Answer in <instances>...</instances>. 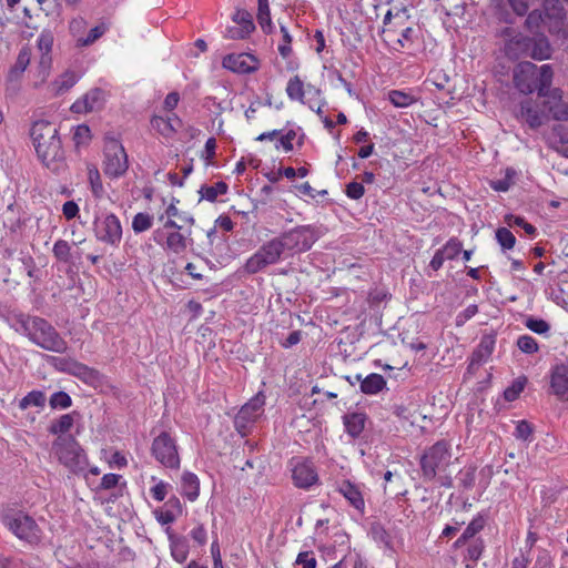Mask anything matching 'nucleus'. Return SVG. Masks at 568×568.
Returning a JSON list of instances; mask_svg holds the SVG:
<instances>
[{
    "label": "nucleus",
    "mask_w": 568,
    "mask_h": 568,
    "mask_svg": "<svg viewBox=\"0 0 568 568\" xmlns=\"http://www.w3.org/2000/svg\"><path fill=\"white\" fill-rule=\"evenodd\" d=\"M321 235L317 226L304 224L290 229L276 237L281 242L283 252L294 255L310 251Z\"/></svg>",
    "instance_id": "39448f33"
},
{
    "label": "nucleus",
    "mask_w": 568,
    "mask_h": 568,
    "mask_svg": "<svg viewBox=\"0 0 568 568\" xmlns=\"http://www.w3.org/2000/svg\"><path fill=\"white\" fill-rule=\"evenodd\" d=\"M73 423V414L61 415L58 419L51 422L49 433L52 435L65 434L72 428Z\"/></svg>",
    "instance_id": "4c0bfd02"
},
{
    "label": "nucleus",
    "mask_w": 568,
    "mask_h": 568,
    "mask_svg": "<svg viewBox=\"0 0 568 568\" xmlns=\"http://www.w3.org/2000/svg\"><path fill=\"white\" fill-rule=\"evenodd\" d=\"M233 22L243 29L244 32L252 33L255 30L252 14L245 9H236L232 16Z\"/></svg>",
    "instance_id": "58836bf2"
},
{
    "label": "nucleus",
    "mask_w": 568,
    "mask_h": 568,
    "mask_svg": "<svg viewBox=\"0 0 568 568\" xmlns=\"http://www.w3.org/2000/svg\"><path fill=\"white\" fill-rule=\"evenodd\" d=\"M336 490L361 514L365 511V500L359 485L345 479L337 484Z\"/></svg>",
    "instance_id": "412c9836"
},
{
    "label": "nucleus",
    "mask_w": 568,
    "mask_h": 568,
    "mask_svg": "<svg viewBox=\"0 0 568 568\" xmlns=\"http://www.w3.org/2000/svg\"><path fill=\"white\" fill-rule=\"evenodd\" d=\"M366 415L364 413H348L343 416L345 432L352 438H357L363 433L366 424Z\"/></svg>",
    "instance_id": "a878e982"
},
{
    "label": "nucleus",
    "mask_w": 568,
    "mask_h": 568,
    "mask_svg": "<svg viewBox=\"0 0 568 568\" xmlns=\"http://www.w3.org/2000/svg\"><path fill=\"white\" fill-rule=\"evenodd\" d=\"M52 450L58 460L72 474L79 475L87 469V454L73 437L59 436L52 444Z\"/></svg>",
    "instance_id": "423d86ee"
},
{
    "label": "nucleus",
    "mask_w": 568,
    "mask_h": 568,
    "mask_svg": "<svg viewBox=\"0 0 568 568\" xmlns=\"http://www.w3.org/2000/svg\"><path fill=\"white\" fill-rule=\"evenodd\" d=\"M105 103V92L100 88L91 89L81 99H78L71 105L73 113H89L99 111Z\"/></svg>",
    "instance_id": "a211bd4d"
},
{
    "label": "nucleus",
    "mask_w": 568,
    "mask_h": 568,
    "mask_svg": "<svg viewBox=\"0 0 568 568\" xmlns=\"http://www.w3.org/2000/svg\"><path fill=\"white\" fill-rule=\"evenodd\" d=\"M416 38V31L412 27L403 28L400 31L397 30L396 36H393V40H386L393 42V49L400 51L402 49L409 48Z\"/></svg>",
    "instance_id": "c756f323"
},
{
    "label": "nucleus",
    "mask_w": 568,
    "mask_h": 568,
    "mask_svg": "<svg viewBox=\"0 0 568 568\" xmlns=\"http://www.w3.org/2000/svg\"><path fill=\"white\" fill-rule=\"evenodd\" d=\"M517 116L524 120L531 129L539 128L545 120V114L530 100H525L520 103Z\"/></svg>",
    "instance_id": "b1692460"
},
{
    "label": "nucleus",
    "mask_w": 568,
    "mask_h": 568,
    "mask_svg": "<svg viewBox=\"0 0 568 568\" xmlns=\"http://www.w3.org/2000/svg\"><path fill=\"white\" fill-rule=\"evenodd\" d=\"M463 250L462 242L456 239H449L446 244L439 248V251L444 254L447 260H454Z\"/></svg>",
    "instance_id": "5fc2aeb1"
},
{
    "label": "nucleus",
    "mask_w": 568,
    "mask_h": 568,
    "mask_svg": "<svg viewBox=\"0 0 568 568\" xmlns=\"http://www.w3.org/2000/svg\"><path fill=\"white\" fill-rule=\"evenodd\" d=\"M283 250L280 240L273 237L264 242L254 254H252L243 266L246 274L253 275L263 272L268 266L275 265L282 261Z\"/></svg>",
    "instance_id": "0eeeda50"
},
{
    "label": "nucleus",
    "mask_w": 568,
    "mask_h": 568,
    "mask_svg": "<svg viewBox=\"0 0 568 568\" xmlns=\"http://www.w3.org/2000/svg\"><path fill=\"white\" fill-rule=\"evenodd\" d=\"M526 27L530 32L538 33L540 28L544 26L547 29V18L541 10H532L526 18Z\"/></svg>",
    "instance_id": "37998d69"
},
{
    "label": "nucleus",
    "mask_w": 568,
    "mask_h": 568,
    "mask_svg": "<svg viewBox=\"0 0 568 568\" xmlns=\"http://www.w3.org/2000/svg\"><path fill=\"white\" fill-rule=\"evenodd\" d=\"M296 138V132L294 130H287L285 133H282L278 135L275 142V148L283 149L286 152H290L293 150V141Z\"/></svg>",
    "instance_id": "bf43d9fd"
},
{
    "label": "nucleus",
    "mask_w": 568,
    "mask_h": 568,
    "mask_svg": "<svg viewBox=\"0 0 568 568\" xmlns=\"http://www.w3.org/2000/svg\"><path fill=\"white\" fill-rule=\"evenodd\" d=\"M257 22L264 33L273 31L268 0H257Z\"/></svg>",
    "instance_id": "72a5a7b5"
},
{
    "label": "nucleus",
    "mask_w": 568,
    "mask_h": 568,
    "mask_svg": "<svg viewBox=\"0 0 568 568\" xmlns=\"http://www.w3.org/2000/svg\"><path fill=\"white\" fill-rule=\"evenodd\" d=\"M2 523L20 541L31 547L41 544L43 530L31 515L22 510H10L3 515Z\"/></svg>",
    "instance_id": "20e7f679"
},
{
    "label": "nucleus",
    "mask_w": 568,
    "mask_h": 568,
    "mask_svg": "<svg viewBox=\"0 0 568 568\" xmlns=\"http://www.w3.org/2000/svg\"><path fill=\"white\" fill-rule=\"evenodd\" d=\"M88 22L83 17H75L69 22V31L75 39V45L78 47V40L83 38Z\"/></svg>",
    "instance_id": "3c124183"
},
{
    "label": "nucleus",
    "mask_w": 568,
    "mask_h": 568,
    "mask_svg": "<svg viewBox=\"0 0 568 568\" xmlns=\"http://www.w3.org/2000/svg\"><path fill=\"white\" fill-rule=\"evenodd\" d=\"M4 320L12 329L44 351L62 354L68 349L67 341L43 317L12 310L7 312Z\"/></svg>",
    "instance_id": "f257e3e1"
},
{
    "label": "nucleus",
    "mask_w": 568,
    "mask_h": 568,
    "mask_svg": "<svg viewBox=\"0 0 568 568\" xmlns=\"http://www.w3.org/2000/svg\"><path fill=\"white\" fill-rule=\"evenodd\" d=\"M514 175L515 171L513 169H507L505 178L493 180L490 181L489 185L493 190L497 192H507L513 184Z\"/></svg>",
    "instance_id": "6e6d98bb"
},
{
    "label": "nucleus",
    "mask_w": 568,
    "mask_h": 568,
    "mask_svg": "<svg viewBox=\"0 0 568 568\" xmlns=\"http://www.w3.org/2000/svg\"><path fill=\"white\" fill-rule=\"evenodd\" d=\"M181 494L189 501H195L200 496V479L189 470H185L181 477Z\"/></svg>",
    "instance_id": "393cba45"
},
{
    "label": "nucleus",
    "mask_w": 568,
    "mask_h": 568,
    "mask_svg": "<svg viewBox=\"0 0 568 568\" xmlns=\"http://www.w3.org/2000/svg\"><path fill=\"white\" fill-rule=\"evenodd\" d=\"M464 547L465 551L463 560L466 562V568H474L485 551V541L481 537L468 541Z\"/></svg>",
    "instance_id": "bb28decb"
},
{
    "label": "nucleus",
    "mask_w": 568,
    "mask_h": 568,
    "mask_svg": "<svg viewBox=\"0 0 568 568\" xmlns=\"http://www.w3.org/2000/svg\"><path fill=\"white\" fill-rule=\"evenodd\" d=\"M52 253L60 262L68 263L71 261V246L65 240L55 241Z\"/></svg>",
    "instance_id": "de8ad7c7"
},
{
    "label": "nucleus",
    "mask_w": 568,
    "mask_h": 568,
    "mask_svg": "<svg viewBox=\"0 0 568 568\" xmlns=\"http://www.w3.org/2000/svg\"><path fill=\"white\" fill-rule=\"evenodd\" d=\"M545 108L554 120L568 121V103L562 101V91L558 88L548 89Z\"/></svg>",
    "instance_id": "aec40b11"
},
{
    "label": "nucleus",
    "mask_w": 568,
    "mask_h": 568,
    "mask_svg": "<svg viewBox=\"0 0 568 568\" xmlns=\"http://www.w3.org/2000/svg\"><path fill=\"white\" fill-rule=\"evenodd\" d=\"M486 524L487 515L478 513L473 517L462 535L454 541L453 548L460 549L468 544V541L476 539V536L485 528Z\"/></svg>",
    "instance_id": "5701e85b"
},
{
    "label": "nucleus",
    "mask_w": 568,
    "mask_h": 568,
    "mask_svg": "<svg viewBox=\"0 0 568 568\" xmlns=\"http://www.w3.org/2000/svg\"><path fill=\"white\" fill-rule=\"evenodd\" d=\"M153 515L161 525H171L178 518L172 511H168L162 507L154 509Z\"/></svg>",
    "instance_id": "338daca9"
},
{
    "label": "nucleus",
    "mask_w": 568,
    "mask_h": 568,
    "mask_svg": "<svg viewBox=\"0 0 568 568\" xmlns=\"http://www.w3.org/2000/svg\"><path fill=\"white\" fill-rule=\"evenodd\" d=\"M532 434V427L527 420H518L514 436L517 439L527 440Z\"/></svg>",
    "instance_id": "0e129e2a"
},
{
    "label": "nucleus",
    "mask_w": 568,
    "mask_h": 568,
    "mask_svg": "<svg viewBox=\"0 0 568 568\" xmlns=\"http://www.w3.org/2000/svg\"><path fill=\"white\" fill-rule=\"evenodd\" d=\"M151 126L162 136L171 139L182 128V121L175 113H171L165 118L161 115H153L151 119Z\"/></svg>",
    "instance_id": "4be33fe9"
},
{
    "label": "nucleus",
    "mask_w": 568,
    "mask_h": 568,
    "mask_svg": "<svg viewBox=\"0 0 568 568\" xmlns=\"http://www.w3.org/2000/svg\"><path fill=\"white\" fill-rule=\"evenodd\" d=\"M30 136L40 162L54 174L62 173L67 163L58 126L45 120L36 121Z\"/></svg>",
    "instance_id": "f03ea898"
},
{
    "label": "nucleus",
    "mask_w": 568,
    "mask_h": 568,
    "mask_svg": "<svg viewBox=\"0 0 568 568\" xmlns=\"http://www.w3.org/2000/svg\"><path fill=\"white\" fill-rule=\"evenodd\" d=\"M153 241L165 251L175 254L183 253L189 244V239L180 231H166L165 229H156L153 232Z\"/></svg>",
    "instance_id": "2eb2a0df"
},
{
    "label": "nucleus",
    "mask_w": 568,
    "mask_h": 568,
    "mask_svg": "<svg viewBox=\"0 0 568 568\" xmlns=\"http://www.w3.org/2000/svg\"><path fill=\"white\" fill-rule=\"evenodd\" d=\"M388 101L399 109L408 108L417 102V98L403 90H390L387 94Z\"/></svg>",
    "instance_id": "2f4dec72"
},
{
    "label": "nucleus",
    "mask_w": 568,
    "mask_h": 568,
    "mask_svg": "<svg viewBox=\"0 0 568 568\" xmlns=\"http://www.w3.org/2000/svg\"><path fill=\"white\" fill-rule=\"evenodd\" d=\"M496 241L503 251L511 250L516 244L515 235L507 227L497 229Z\"/></svg>",
    "instance_id": "49530a36"
},
{
    "label": "nucleus",
    "mask_w": 568,
    "mask_h": 568,
    "mask_svg": "<svg viewBox=\"0 0 568 568\" xmlns=\"http://www.w3.org/2000/svg\"><path fill=\"white\" fill-rule=\"evenodd\" d=\"M541 11L547 18V30L551 34H560L566 18L560 0H542Z\"/></svg>",
    "instance_id": "f3484780"
},
{
    "label": "nucleus",
    "mask_w": 568,
    "mask_h": 568,
    "mask_svg": "<svg viewBox=\"0 0 568 568\" xmlns=\"http://www.w3.org/2000/svg\"><path fill=\"white\" fill-rule=\"evenodd\" d=\"M95 237L111 246H118L122 240V225L114 213L103 212L93 222Z\"/></svg>",
    "instance_id": "9d476101"
},
{
    "label": "nucleus",
    "mask_w": 568,
    "mask_h": 568,
    "mask_svg": "<svg viewBox=\"0 0 568 568\" xmlns=\"http://www.w3.org/2000/svg\"><path fill=\"white\" fill-rule=\"evenodd\" d=\"M88 180L93 195L95 197H101L103 194V185L100 172L94 165L88 166Z\"/></svg>",
    "instance_id": "c03bdc74"
},
{
    "label": "nucleus",
    "mask_w": 568,
    "mask_h": 568,
    "mask_svg": "<svg viewBox=\"0 0 568 568\" xmlns=\"http://www.w3.org/2000/svg\"><path fill=\"white\" fill-rule=\"evenodd\" d=\"M30 49L22 48L18 54L14 65L9 70L7 75L6 91L8 94L14 95L20 90V80L30 63Z\"/></svg>",
    "instance_id": "dca6fc26"
},
{
    "label": "nucleus",
    "mask_w": 568,
    "mask_h": 568,
    "mask_svg": "<svg viewBox=\"0 0 568 568\" xmlns=\"http://www.w3.org/2000/svg\"><path fill=\"white\" fill-rule=\"evenodd\" d=\"M109 29L110 24L108 22H100L98 26L93 27L85 37L83 36V38L78 40V48H84L93 44L105 32H108Z\"/></svg>",
    "instance_id": "c9c22d12"
},
{
    "label": "nucleus",
    "mask_w": 568,
    "mask_h": 568,
    "mask_svg": "<svg viewBox=\"0 0 568 568\" xmlns=\"http://www.w3.org/2000/svg\"><path fill=\"white\" fill-rule=\"evenodd\" d=\"M104 173L111 179H119L129 169L128 154L118 141H111L104 150Z\"/></svg>",
    "instance_id": "f8f14e48"
},
{
    "label": "nucleus",
    "mask_w": 568,
    "mask_h": 568,
    "mask_svg": "<svg viewBox=\"0 0 568 568\" xmlns=\"http://www.w3.org/2000/svg\"><path fill=\"white\" fill-rule=\"evenodd\" d=\"M222 64L223 68L240 74L252 73L258 69L257 59L250 53L227 54Z\"/></svg>",
    "instance_id": "6ab92c4d"
},
{
    "label": "nucleus",
    "mask_w": 568,
    "mask_h": 568,
    "mask_svg": "<svg viewBox=\"0 0 568 568\" xmlns=\"http://www.w3.org/2000/svg\"><path fill=\"white\" fill-rule=\"evenodd\" d=\"M49 404L53 409H67L72 405V399L68 393L60 390L51 395Z\"/></svg>",
    "instance_id": "8fccbe9b"
},
{
    "label": "nucleus",
    "mask_w": 568,
    "mask_h": 568,
    "mask_svg": "<svg viewBox=\"0 0 568 568\" xmlns=\"http://www.w3.org/2000/svg\"><path fill=\"white\" fill-rule=\"evenodd\" d=\"M229 191V185L223 182L219 181L213 185H202L199 193L201 196V200H206L209 202H215L219 195H224Z\"/></svg>",
    "instance_id": "473e14b6"
},
{
    "label": "nucleus",
    "mask_w": 568,
    "mask_h": 568,
    "mask_svg": "<svg viewBox=\"0 0 568 568\" xmlns=\"http://www.w3.org/2000/svg\"><path fill=\"white\" fill-rule=\"evenodd\" d=\"M525 325L528 329L534 333L544 335L550 331V325L542 318L528 317L525 322Z\"/></svg>",
    "instance_id": "13d9d810"
},
{
    "label": "nucleus",
    "mask_w": 568,
    "mask_h": 568,
    "mask_svg": "<svg viewBox=\"0 0 568 568\" xmlns=\"http://www.w3.org/2000/svg\"><path fill=\"white\" fill-rule=\"evenodd\" d=\"M475 468L468 467L459 471L458 480L465 489L471 488L475 484Z\"/></svg>",
    "instance_id": "680f3d73"
},
{
    "label": "nucleus",
    "mask_w": 568,
    "mask_h": 568,
    "mask_svg": "<svg viewBox=\"0 0 568 568\" xmlns=\"http://www.w3.org/2000/svg\"><path fill=\"white\" fill-rule=\"evenodd\" d=\"M171 555L173 559L180 564L184 562L187 558V546L183 541H176L171 546Z\"/></svg>",
    "instance_id": "052dcab7"
},
{
    "label": "nucleus",
    "mask_w": 568,
    "mask_h": 568,
    "mask_svg": "<svg viewBox=\"0 0 568 568\" xmlns=\"http://www.w3.org/2000/svg\"><path fill=\"white\" fill-rule=\"evenodd\" d=\"M292 480L300 489H310L318 483V474L314 463L305 458H292L290 462Z\"/></svg>",
    "instance_id": "ddd939ff"
},
{
    "label": "nucleus",
    "mask_w": 568,
    "mask_h": 568,
    "mask_svg": "<svg viewBox=\"0 0 568 568\" xmlns=\"http://www.w3.org/2000/svg\"><path fill=\"white\" fill-rule=\"evenodd\" d=\"M365 189L363 183L353 181L346 184L345 194L347 195V197L352 200H359L361 197H363Z\"/></svg>",
    "instance_id": "e2e57ef3"
},
{
    "label": "nucleus",
    "mask_w": 568,
    "mask_h": 568,
    "mask_svg": "<svg viewBox=\"0 0 568 568\" xmlns=\"http://www.w3.org/2000/svg\"><path fill=\"white\" fill-rule=\"evenodd\" d=\"M549 381V394L559 400H568V362L551 365L547 374Z\"/></svg>",
    "instance_id": "4468645a"
},
{
    "label": "nucleus",
    "mask_w": 568,
    "mask_h": 568,
    "mask_svg": "<svg viewBox=\"0 0 568 568\" xmlns=\"http://www.w3.org/2000/svg\"><path fill=\"white\" fill-rule=\"evenodd\" d=\"M79 81V75L73 71H65L54 82L55 93L63 94Z\"/></svg>",
    "instance_id": "a19ab883"
},
{
    "label": "nucleus",
    "mask_w": 568,
    "mask_h": 568,
    "mask_svg": "<svg viewBox=\"0 0 568 568\" xmlns=\"http://www.w3.org/2000/svg\"><path fill=\"white\" fill-rule=\"evenodd\" d=\"M452 459V445L442 439L427 448L420 457V468L423 476L433 480L438 470H444Z\"/></svg>",
    "instance_id": "6e6552de"
},
{
    "label": "nucleus",
    "mask_w": 568,
    "mask_h": 568,
    "mask_svg": "<svg viewBox=\"0 0 568 568\" xmlns=\"http://www.w3.org/2000/svg\"><path fill=\"white\" fill-rule=\"evenodd\" d=\"M386 387V379L376 373L367 375L361 382V390L366 395H376Z\"/></svg>",
    "instance_id": "c85d7f7f"
},
{
    "label": "nucleus",
    "mask_w": 568,
    "mask_h": 568,
    "mask_svg": "<svg viewBox=\"0 0 568 568\" xmlns=\"http://www.w3.org/2000/svg\"><path fill=\"white\" fill-rule=\"evenodd\" d=\"M516 344H517L518 348L525 354H535L539 349V345H538L537 341L532 336L527 335V334L520 335L517 338Z\"/></svg>",
    "instance_id": "864d4df0"
},
{
    "label": "nucleus",
    "mask_w": 568,
    "mask_h": 568,
    "mask_svg": "<svg viewBox=\"0 0 568 568\" xmlns=\"http://www.w3.org/2000/svg\"><path fill=\"white\" fill-rule=\"evenodd\" d=\"M152 481H155V485L151 487L150 493L153 499L156 501H163L169 493V488L171 487L169 483L158 479L156 477L152 476Z\"/></svg>",
    "instance_id": "603ef678"
},
{
    "label": "nucleus",
    "mask_w": 568,
    "mask_h": 568,
    "mask_svg": "<svg viewBox=\"0 0 568 568\" xmlns=\"http://www.w3.org/2000/svg\"><path fill=\"white\" fill-rule=\"evenodd\" d=\"M37 44L43 54H48L51 51L53 44L52 34L50 32H42L37 39Z\"/></svg>",
    "instance_id": "774afa93"
},
{
    "label": "nucleus",
    "mask_w": 568,
    "mask_h": 568,
    "mask_svg": "<svg viewBox=\"0 0 568 568\" xmlns=\"http://www.w3.org/2000/svg\"><path fill=\"white\" fill-rule=\"evenodd\" d=\"M495 337L491 335H484L479 344L473 352V361L476 363L486 362L495 349Z\"/></svg>",
    "instance_id": "cd10ccee"
},
{
    "label": "nucleus",
    "mask_w": 568,
    "mask_h": 568,
    "mask_svg": "<svg viewBox=\"0 0 568 568\" xmlns=\"http://www.w3.org/2000/svg\"><path fill=\"white\" fill-rule=\"evenodd\" d=\"M151 455L161 466L168 469L180 468L181 458L176 439L169 432H161L153 438Z\"/></svg>",
    "instance_id": "1a4fd4ad"
},
{
    "label": "nucleus",
    "mask_w": 568,
    "mask_h": 568,
    "mask_svg": "<svg viewBox=\"0 0 568 568\" xmlns=\"http://www.w3.org/2000/svg\"><path fill=\"white\" fill-rule=\"evenodd\" d=\"M554 72L549 64L538 68L535 63L524 61L514 69V84L516 89L530 94L537 90L539 97H546L547 90L551 87Z\"/></svg>",
    "instance_id": "7ed1b4c3"
},
{
    "label": "nucleus",
    "mask_w": 568,
    "mask_h": 568,
    "mask_svg": "<svg viewBox=\"0 0 568 568\" xmlns=\"http://www.w3.org/2000/svg\"><path fill=\"white\" fill-rule=\"evenodd\" d=\"M369 535L379 547H383L384 549H392V537L382 525H372Z\"/></svg>",
    "instance_id": "ea45409f"
},
{
    "label": "nucleus",
    "mask_w": 568,
    "mask_h": 568,
    "mask_svg": "<svg viewBox=\"0 0 568 568\" xmlns=\"http://www.w3.org/2000/svg\"><path fill=\"white\" fill-rule=\"evenodd\" d=\"M530 51L531 58L539 61L549 59L551 55L550 43L544 34L534 39Z\"/></svg>",
    "instance_id": "7c9ffc66"
},
{
    "label": "nucleus",
    "mask_w": 568,
    "mask_h": 568,
    "mask_svg": "<svg viewBox=\"0 0 568 568\" xmlns=\"http://www.w3.org/2000/svg\"><path fill=\"white\" fill-rule=\"evenodd\" d=\"M265 395L258 392L246 404H244L234 418L236 430L245 436L250 428L257 422L264 413Z\"/></svg>",
    "instance_id": "9b49d317"
},
{
    "label": "nucleus",
    "mask_w": 568,
    "mask_h": 568,
    "mask_svg": "<svg viewBox=\"0 0 568 568\" xmlns=\"http://www.w3.org/2000/svg\"><path fill=\"white\" fill-rule=\"evenodd\" d=\"M394 18L398 19L400 18L399 13L397 12ZM393 13L390 10L386 12L383 19V29L382 33L385 36L384 40H393V36H396L397 28L396 23H392Z\"/></svg>",
    "instance_id": "4d7b16f0"
},
{
    "label": "nucleus",
    "mask_w": 568,
    "mask_h": 568,
    "mask_svg": "<svg viewBox=\"0 0 568 568\" xmlns=\"http://www.w3.org/2000/svg\"><path fill=\"white\" fill-rule=\"evenodd\" d=\"M286 94L292 101H298L306 103L305 98V85L298 75L292 77L286 85Z\"/></svg>",
    "instance_id": "f704fd0d"
},
{
    "label": "nucleus",
    "mask_w": 568,
    "mask_h": 568,
    "mask_svg": "<svg viewBox=\"0 0 568 568\" xmlns=\"http://www.w3.org/2000/svg\"><path fill=\"white\" fill-rule=\"evenodd\" d=\"M45 394L42 390H31L19 402V408L24 410L29 407L42 408L45 405Z\"/></svg>",
    "instance_id": "e433bc0d"
},
{
    "label": "nucleus",
    "mask_w": 568,
    "mask_h": 568,
    "mask_svg": "<svg viewBox=\"0 0 568 568\" xmlns=\"http://www.w3.org/2000/svg\"><path fill=\"white\" fill-rule=\"evenodd\" d=\"M67 373L73 375L82 381L91 379V378L95 377V375H97L95 369H93V368L89 367L88 365L82 364L78 361H74V359H73L71 366L67 368Z\"/></svg>",
    "instance_id": "79ce46f5"
},
{
    "label": "nucleus",
    "mask_w": 568,
    "mask_h": 568,
    "mask_svg": "<svg viewBox=\"0 0 568 568\" xmlns=\"http://www.w3.org/2000/svg\"><path fill=\"white\" fill-rule=\"evenodd\" d=\"M153 224V216L149 213L140 212L134 215L132 221V230L134 233L139 234L142 232L148 231L152 227Z\"/></svg>",
    "instance_id": "a18cd8bd"
},
{
    "label": "nucleus",
    "mask_w": 568,
    "mask_h": 568,
    "mask_svg": "<svg viewBox=\"0 0 568 568\" xmlns=\"http://www.w3.org/2000/svg\"><path fill=\"white\" fill-rule=\"evenodd\" d=\"M526 385V378L519 377L515 379L505 390H504V397L507 402H514L516 400L520 393L524 390Z\"/></svg>",
    "instance_id": "09e8293b"
},
{
    "label": "nucleus",
    "mask_w": 568,
    "mask_h": 568,
    "mask_svg": "<svg viewBox=\"0 0 568 568\" xmlns=\"http://www.w3.org/2000/svg\"><path fill=\"white\" fill-rule=\"evenodd\" d=\"M295 564L302 566L303 568H316L317 560L314 557L313 551H301L297 555Z\"/></svg>",
    "instance_id": "69168bd1"
}]
</instances>
